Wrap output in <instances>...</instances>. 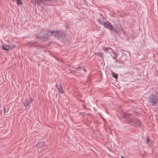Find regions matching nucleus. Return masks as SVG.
Wrapping results in <instances>:
<instances>
[{
    "mask_svg": "<svg viewBox=\"0 0 158 158\" xmlns=\"http://www.w3.org/2000/svg\"><path fill=\"white\" fill-rule=\"evenodd\" d=\"M122 117L123 118L126 119L124 121L125 123L129 124L130 125L140 127L141 123L139 119L135 117L132 116L131 114L129 113L125 112L122 114Z\"/></svg>",
    "mask_w": 158,
    "mask_h": 158,
    "instance_id": "nucleus-1",
    "label": "nucleus"
},
{
    "mask_svg": "<svg viewBox=\"0 0 158 158\" xmlns=\"http://www.w3.org/2000/svg\"><path fill=\"white\" fill-rule=\"evenodd\" d=\"M97 21L98 23L101 25L104 26L106 28L108 29L110 31H113V33L114 36H117L118 35V31L114 28L111 23L109 21H107L106 22L105 21H102L100 19H98L97 20Z\"/></svg>",
    "mask_w": 158,
    "mask_h": 158,
    "instance_id": "nucleus-2",
    "label": "nucleus"
},
{
    "mask_svg": "<svg viewBox=\"0 0 158 158\" xmlns=\"http://www.w3.org/2000/svg\"><path fill=\"white\" fill-rule=\"evenodd\" d=\"M148 102L152 106H158V96L155 93H152L148 96Z\"/></svg>",
    "mask_w": 158,
    "mask_h": 158,
    "instance_id": "nucleus-3",
    "label": "nucleus"
},
{
    "mask_svg": "<svg viewBox=\"0 0 158 158\" xmlns=\"http://www.w3.org/2000/svg\"><path fill=\"white\" fill-rule=\"evenodd\" d=\"M46 31L47 32L50 33L49 36H51V35H53L54 37H56L57 39L58 30L56 31L54 30H47Z\"/></svg>",
    "mask_w": 158,
    "mask_h": 158,
    "instance_id": "nucleus-4",
    "label": "nucleus"
},
{
    "mask_svg": "<svg viewBox=\"0 0 158 158\" xmlns=\"http://www.w3.org/2000/svg\"><path fill=\"white\" fill-rule=\"evenodd\" d=\"M57 39L60 40L65 37L66 35L64 31L58 30Z\"/></svg>",
    "mask_w": 158,
    "mask_h": 158,
    "instance_id": "nucleus-5",
    "label": "nucleus"
},
{
    "mask_svg": "<svg viewBox=\"0 0 158 158\" xmlns=\"http://www.w3.org/2000/svg\"><path fill=\"white\" fill-rule=\"evenodd\" d=\"M32 102V100L31 99V97H30V99H25L23 101V103L25 106H28Z\"/></svg>",
    "mask_w": 158,
    "mask_h": 158,
    "instance_id": "nucleus-6",
    "label": "nucleus"
},
{
    "mask_svg": "<svg viewBox=\"0 0 158 158\" xmlns=\"http://www.w3.org/2000/svg\"><path fill=\"white\" fill-rule=\"evenodd\" d=\"M127 55L126 54H123L121 56V58L119 59L118 62L122 64H123L124 62L126 60ZM116 61L118 62V61L116 60Z\"/></svg>",
    "mask_w": 158,
    "mask_h": 158,
    "instance_id": "nucleus-7",
    "label": "nucleus"
},
{
    "mask_svg": "<svg viewBox=\"0 0 158 158\" xmlns=\"http://www.w3.org/2000/svg\"><path fill=\"white\" fill-rule=\"evenodd\" d=\"M56 87L57 88L58 90L60 93L62 94H63L64 93V91L62 89V85L61 84L58 85V84L56 83Z\"/></svg>",
    "mask_w": 158,
    "mask_h": 158,
    "instance_id": "nucleus-8",
    "label": "nucleus"
},
{
    "mask_svg": "<svg viewBox=\"0 0 158 158\" xmlns=\"http://www.w3.org/2000/svg\"><path fill=\"white\" fill-rule=\"evenodd\" d=\"M2 49L6 51H8L10 49V45L5 44L4 45H2Z\"/></svg>",
    "mask_w": 158,
    "mask_h": 158,
    "instance_id": "nucleus-9",
    "label": "nucleus"
},
{
    "mask_svg": "<svg viewBox=\"0 0 158 158\" xmlns=\"http://www.w3.org/2000/svg\"><path fill=\"white\" fill-rule=\"evenodd\" d=\"M48 29H41V30L40 31V32L41 33H44V35H45L46 36V37H47V35H49V34H50V33L47 32L46 31L47 30H48Z\"/></svg>",
    "mask_w": 158,
    "mask_h": 158,
    "instance_id": "nucleus-10",
    "label": "nucleus"
},
{
    "mask_svg": "<svg viewBox=\"0 0 158 158\" xmlns=\"http://www.w3.org/2000/svg\"><path fill=\"white\" fill-rule=\"evenodd\" d=\"M111 52H112L113 54V56L111 55L113 59H116L118 56V54L117 52L114 51L112 49V50H111Z\"/></svg>",
    "mask_w": 158,
    "mask_h": 158,
    "instance_id": "nucleus-11",
    "label": "nucleus"
},
{
    "mask_svg": "<svg viewBox=\"0 0 158 158\" xmlns=\"http://www.w3.org/2000/svg\"><path fill=\"white\" fill-rule=\"evenodd\" d=\"M103 49L106 52H110L111 53V50H112V49L111 48L109 47L107 48L103 47Z\"/></svg>",
    "mask_w": 158,
    "mask_h": 158,
    "instance_id": "nucleus-12",
    "label": "nucleus"
},
{
    "mask_svg": "<svg viewBox=\"0 0 158 158\" xmlns=\"http://www.w3.org/2000/svg\"><path fill=\"white\" fill-rule=\"evenodd\" d=\"M39 147V148H43L45 145V143L44 142H40L38 143Z\"/></svg>",
    "mask_w": 158,
    "mask_h": 158,
    "instance_id": "nucleus-13",
    "label": "nucleus"
},
{
    "mask_svg": "<svg viewBox=\"0 0 158 158\" xmlns=\"http://www.w3.org/2000/svg\"><path fill=\"white\" fill-rule=\"evenodd\" d=\"M36 43H37V41H31V42H29L28 43V44L29 45H32L34 44H35Z\"/></svg>",
    "mask_w": 158,
    "mask_h": 158,
    "instance_id": "nucleus-14",
    "label": "nucleus"
},
{
    "mask_svg": "<svg viewBox=\"0 0 158 158\" xmlns=\"http://www.w3.org/2000/svg\"><path fill=\"white\" fill-rule=\"evenodd\" d=\"M36 37L37 39H40V38H42V39H44L46 38V36L45 35H43L41 36H39L38 35H36Z\"/></svg>",
    "mask_w": 158,
    "mask_h": 158,
    "instance_id": "nucleus-15",
    "label": "nucleus"
},
{
    "mask_svg": "<svg viewBox=\"0 0 158 158\" xmlns=\"http://www.w3.org/2000/svg\"><path fill=\"white\" fill-rule=\"evenodd\" d=\"M95 54L96 55H97V56H99L100 57H102V58H103V53H102V52H97L95 53Z\"/></svg>",
    "mask_w": 158,
    "mask_h": 158,
    "instance_id": "nucleus-16",
    "label": "nucleus"
},
{
    "mask_svg": "<svg viewBox=\"0 0 158 158\" xmlns=\"http://www.w3.org/2000/svg\"><path fill=\"white\" fill-rule=\"evenodd\" d=\"M16 1L17 2V4L19 6L23 4L21 0H16Z\"/></svg>",
    "mask_w": 158,
    "mask_h": 158,
    "instance_id": "nucleus-17",
    "label": "nucleus"
},
{
    "mask_svg": "<svg viewBox=\"0 0 158 158\" xmlns=\"http://www.w3.org/2000/svg\"><path fill=\"white\" fill-rule=\"evenodd\" d=\"M113 77L115 79H117L118 77V75L114 73V72H112Z\"/></svg>",
    "mask_w": 158,
    "mask_h": 158,
    "instance_id": "nucleus-18",
    "label": "nucleus"
},
{
    "mask_svg": "<svg viewBox=\"0 0 158 158\" xmlns=\"http://www.w3.org/2000/svg\"><path fill=\"white\" fill-rule=\"evenodd\" d=\"M10 49L12 50L13 48H14L15 47V46L14 44H12L10 46Z\"/></svg>",
    "mask_w": 158,
    "mask_h": 158,
    "instance_id": "nucleus-19",
    "label": "nucleus"
},
{
    "mask_svg": "<svg viewBox=\"0 0 158 158\" xmlns=\"http://www.w3.org/2000/svg\"><path fill=\"white\" fill-rule=\"evenodd\" d=\"M149 141V138L148 136L147 137V142L146 143L148 144Z\"/></svg>",
    "mask_w": 158,
    "mask_h": 158,
    "instance_id": "nucleus-20",
    "label": "nucleus"
},
{
    "mask_svg": "<svg viewBox=\"0 0 158 158\" xmlns=\"http://www.w3.org/2000/svg\"><path fill=\"white\" fill-rule=\"evenodd\" d=\"M100 17L102 19H105V17L102 14H100Z\"/></svg>",
    "mask_w": 158,
    "mask_h": 158,
    "instance_id": "nucleus-21",
    "label": "nucleus"
},
{
    "mask_svg": "<svg viewBox=\"0 0 158 158\" xmlns=\"http://www.w3.org/2000/svg\"><path fill=\"white\" fill-rule=\"evenodd\" d=\"M31 3H32L34 5H35L36 3V0L35 1V3L32 0H31Z\"/></svg>",
    "mask_w": 158,
    "mask_h": 158,
    "instance_id": "nucleus-22",
    "label": "nucleus"
},
{
    "mask_svg": "<svg viewBox=\"0 0 158 158\" xmlns=\"http://www.w3.org/2000/svg\"><path fill=\"white\" fill-rule=\"evenodd\" d=\"M121 158H124V157L123 156H121Z\"/></svg>",
    "mask_w": 158,
    "mask_h": 158,
    "instance_id": "nucleus-23",
    "label": "nucleus"
},
{
    "mask_svg": "<svg viewBox=\"0 0 158 158\" xmlns=\"http://www.w3.org/2000/svg\"><path fill=\"white\" fill-rule=\"evenodd\" d=\"M4 112L5 113V112H6L5 110V109H4Z\"/></svg>",
    "mask_w": 158,
    "mask_h": 158,
    "instance_id": "nucleus-24",
    "label": "nucleus"
},
{
    "mask_svg": "<svg viewBox=\"0 0 158 158\" xmlns=\"http://www.w3.org/2000/svg\"><path fill=\"white\" fill-rule=\"evenodd\" d=\"M84 71H85V69H84Z\"/></svg>",
    "mask_w": 158,
    "mask_h": 158,
    "instance_id": "nucleus-25",
    "label": "nucleus"
}]
</instances>
